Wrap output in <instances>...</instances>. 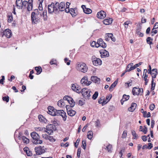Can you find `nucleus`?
Instances as JSON below:
<instances>
[{"label": "nucleus", "mask_w": 158, "mask_h": 158, "mask_svg": "<svg viewBox=\"0 0 158 158\" xmlns=\"http://www.w3.org/2000/svg\"><path fill=\"white\" fill-rule=\"evenodd\" d=\"M30 135L32 139V142L34 144L36 145L42 143V140L40 139V137L36 132L33 131L31 132Z\"/></svg>", "instance_id": "1"}, {"label": "nucleus", "mask_w": 158, "mask_h": 158, "mask_svg": "<svg viewBox=\"0 0 158 158\" xmlns=\"http://www.w3.org/2000/svg\"><path fill=\"white\" fill-rule=\"evenodd\" d=\"M132 93L134 96L136 95L138 96L139 95H142L143 94V89L142 88H140L139 87L138 88L134 87L133 88Z\"/></svg>", "instance_id": "2"}, {"label": "nucleus", "mask_w": 158, "mask_h": 158, "mask_svg": "<svg viewBox=\"0 0 158 158\" xmlns=\"http://www.w3.org/2000/svg\"><path fill=\"white\" fill-rule=\"evenodd\" d=\"M90 92L91 91L90 89L87 90V88H83L81 89V93L82 94L83 97L85 99H89L90 96Z\"/></svg>", "instance_id": "3"}, {"label": "nucleus", "mask_w": 158, "mask_h": 158, "mask_svg": "<svg viewBox=\"0 0 158 158\" xmlns=\"http://www.w3.org/2000/svg\"><path fill=\"white\" fill-rule=\"evenodd\" d=\"M78 69L83 73L86 72L88 70V68L86 64L85 63H80L77 64Z\"/></svg>", "instance_id": "4"}, {"label": "nucleus", "mask_w": 158, "mask_h": 158, "mask_svg": "<svg viewBox=\"0 0 158 158\" xmlns=\"http://www.w3.org/2000/svg\"><path fill=\"white\" fill-rule=\"evenodd\" d=\"M44 146L42 147L40 146L38 147H36L35 148V150L36 152V155H40L45 152V150L43 148Z\"/></svg>", "instance_id": "5"}, {"label": "nucleus", "mask_w": 158, "mask_h": 158, "mask_svg": "<svg viewBox=\"0 0 158 158\" xmlns=\"http://www.w3.org/2000/svg\"><path fill=\"white\" fill-rule=\"evenodd\" d=\"M2 37L4 35L7 38H10L12 36V33L11 31L9 29H6L1 33Z\"/></svg>", "instance_id": "6"}, {"label": "nucleus", "mask_w": 158, "mask_h": 158, "mask_svg": "<svg viewBox=\"0 0 158 158\" xmlns=\"http://www.w3.org/2000/svg\"><path fill=\"white\" fill-rule=\"evenodd\" d=\"M81 83L83 85H89L91 83V81H88V77L87 76H84L81 81Z\"/></svg>", "instance_id": "7"}, {"label": "nucleus", "mask_w": 158, "mask_h": 158, "mask_svg": "<svg viewBox=\"0 0 158 158\" xmlns=\"http://www.w3.org/2000/svg\"><path fill=\"white\" fill-rule=\"evenodd\" d=\"M97 44L98 45L97 47H96L97 48L101 46L103 48H106L107 46L106 44L104 42L102 38H99L98 39Z\"/></svg>", "instance_id": "8"}, {"label": "nucleus", "mask_w": 158, "mask_h": 158, "mask_svg": "<svg viewBox=\"0 0 158 158\" xmlns=\"http://www.w3.org/2000/svg\"><path fill=\"white\" fill-rule=\"evenodd\" d=\"M148 73L151 75L152 79L155 78L158 74L157 69H153L152 70H148Z\"/></svg>", "instance_id": "9"}, {"label": "nucleus", "mask_w": 158, "mask_h": 158, "mask_svg": "<svg viewBox=\"0 0 158 158\" xmlns=\"http://www.w3.org/2000/svg\"><path fill=\"white\" fill-rule=\"evenodd\" d=\"M32 23L33 24H36L40 21V18L38 16L31 15Z\"/></svg>", "instance_id": "10"}, {"label": "nucleus", "mask_w": 158, "mask_h": 158, "mask_svg": "<svg viewBox=\"0 0 158 158\" xmlns=\"http://www.w3.org/2000/svg\"><path fill=\"white\" fill-rule=\"evenodd\" d=\"M99 52L101 54V56L102 58L107 57L109 56L108 52L105 49H102L100 50Z\"/></svg>", "instance_id": "11"}, {"label": "nucleus", "mask_w": 158, "mask_h": 158, "mask_svg": "<svg viewBox=\"0 0 158 158\" xmlns=\"http://www.w3.org/2000/svg\"><path fill=\"white\" fill-rule=\"evenodd\" d=\"M106 16V12L103 11L101 10L98 12L97 14V18L100 19H104Z\"/></svg>", "instance_id": "12"}, {"label": "nucleus", "mask_w": 158, "mask_h": 158, "mask_svg": "<svg viewBox=\"0 0 158 158\" xmlns=\"http://www.w3.org/2000/svg\"><path fill=\"white\" fill-rule=\"evenodd\" d=\"M54 2H52L51 4L48 5V13L52 14L53 12H55V10L54 8Z\"/></svg>", "instance_id": "13"}, {"label": "nucleus", "mask_w": 158, "mask_h": 158, "mask_svg": "<svg viewBox=\"0 0 158 158\" xmlns=\"http://www.w3.org/2000/svg\"><path fill=\"white\" fill-rule=\"evenodd\" d=\"M90 80L91 81L96 84H99L100 83V79L97 76H91Z\"/></svg>", "instance_id": "14"}, {"label": "nucleus", "mask_w": 158, "mask_h": 158, "mask_svg": "<svg viewBox=\"0 0 158 158\" xmlns=\"http://www.w3.org/2000/svg\"><path fill=\"white\" fill-rule=\"evenodd\" d=\"M45 130L44 131V132H47L48 134L50 135L52 133L53 130L51 128V127L50 126V124H48L45 128Z\"/></svg>", "instance_id": "15"}, {"label": "nucleus", "mask_w": 158, "mask_h": 158, "mask_svg": "<svg viewBox=\"0 0 158 158\" xmlns=\"http://www.w3.org/2000/svg\"><path fill=\"white\" fill-rule=\"evenodd\" d=\"M133 63H131L128 64L126 67V72H129L131 71V70L135 69L134 66H133Z\"/></svg>", "instance_id": "16"}, {"label": "nucleus", "mask_w": 158, "mask_h": 158, "mask_svg": "<svg viewBox=\"0 0 158 158\" xmlns=\"http://www.w3.org/2000/svg\"><path fill=\"white\" fill-rule=\"evenodd\" d=\"M112 97V95L111 94H109L108 96H106L105 100H104L102 103V105L104 106L110 100Z\"/></svg>", "instance_id": "17"}, {"label": "nucleus", "mask_w": 158, "mask_h": 158, "mask_svg": "<svg viewBox=\"0 0 158 158\" xmlns=\"http://www.w3.org/2000/svg\"><path fill=\"white\" fill-rule=\"evenodd\" d=\"M48 113L52 116L56 109H55L53 106H50L48 107Z\"/></svg>", "instance_id": "18"}, {"label": "nucleus", "mask_w": 158, "mask_h": 158, "mask_svg": "<svg viewBox=\"0 0 158 158\" xmlns=\"http://www.w3.org/2000/svg\"><path fill=\"white\" fill-rule=\"evenodd\" d=\"M65 6V2H62L59 3V12L60 11H64Z\"/></svg>", "instance_id": "19"}, {"label": "nucleus", "mask_w": 158, "mask_h": 158, "mask_svg": "<svg viewBox=\"0 0 158 158\" xmlns=\"http://www.w3.org/2000/svg\"><path fill=\"white\" fill-rule=\"evenodd\" d=\"M77 8H70V13L73 17H75L77 15Z\"/></svg>", "instance_id": "20"}, {"label": "nucleus", "mask_w": 158, "mask_h": 158, "mask_svg": "<svg viewBox=\"0 0 158 158\" xmlns=\"http://www.w3.org/2000/svg\"><path fill=\"white\" fill-rule=\"evenodd\" d=\"M54 6L55 13L56 14L59 13V3L58 2L55 1V3H54Z\"/></svg>", "instance_id": "21"}, {"label": "nucleus", "mask_w": 158, "mask_h": 158, "mask_svg": "<svg viewBox=\"0 0 158 158\" xmlns=\"http://www.w3.org/2000/svg\"><path fill=\"white\" fill-rule=\"evenodd\" d=\"M113 21V19L112 18H108L104 19L103 20V23L106 25L111 24Z\"/></svg>", "instance_id": "22"}, {"label": "nucleus", "mask_w": 158, "mask_h": 158, "mask_svg": "<svg viewBox=\"0 0 158 158\" xmlns=\"http://www.w3.org/2000/svg\"><path fill=\"white\" fill-rule=\"evenodd\" d=\"M23 2L22 0H16L15 2V6L18 7V9H22V3Z\"/></svg>", "instance_id": "23"}, {"label": "nucleus", "mask_w": 158, "mask_h": 158, "mask_svg": "<svg viewBox=\"0 0 158 158\" xmlns=\"http://www.w3.org/2000/svg\"><path fill=\"white\" fill-rule=\"evenodd\" d=\"M136 106L137 104L136 103L132 102L131 104V106L128 108V110L129 111L133 112L135 110Z\"/></svg>", "instance_id": "24"}, {"label": "nucleus", "mask_w": 158, "mask_h": 158, "mask_svg": "<svg viewBox=\"0 0 158 158\" xmlns=\"http://www.w3.org/2000/svg\"><path fill=\"white\" fill-rule=\"evenodd\" d=\"M118 81V79H117L110 86L109 88V90L110 92H112L113 90V89L115 87L117 84Z\"/></svg>", "instance_id": "25"}, {"label": "nucleus", "mask_w": 158, "mask_h": 158, "mask_svg": "<svg viewBox=\"0 0 158 158\" xmlns=\"http://www.w3.org/2000/svg\"><path fill=\"white\" fill-rule=\"evenodd\" d=\"M38 118L39 121L41 122H44L45 123H46V122H47V120L41 114H40L38 115Z\"/></svg>", "instance_id": "26"}, {"label": "nucleus", "mask_w": 158, "mask_h": 158, "mask_svg": "<svg viewBox=\"0 0 158 158\" xmlns=\"http://www.w3.org/2000/svg\"><path fill=\"white\" fill-rule=\"evenodd\" d=\"M93 64L95 66L101 65L102 64V61L100 58H98L94 62H93Z\"/></svg>", "instance_id": "27"}, {"label": "nucleus", "mask_w": 158, "mask_h": 158, "mask_svg": "<svg viewBox=\"0 0 158 158\" xmlns=\"http://www.w3.org/2000/svg\"><path fill=\"white\" fill-rule=\"evenodd\" d=\"M67 112L68 115L71 117H72L74 116L76 113V112L75 110L72 109L69 110V111H67Z\"/></svg>", "instance_id": "28"}, {"label": "nucleus", "mask_w": 158, "mask_h": 158, "mask_svg": "<svg viewBox=\"0 0 158 158\" xmlns=\"http://www.w3.org/2000/svg\"><path fill=\"white\" fill-rule=\"evenodd\" d=\"M35 70L37 72L36 74H40L42 72V69L40 66L35 67Z\"/></svg>", "instance_id": "29"}, {"label": "nucleus", "mask_w": 158, "mask_h": 158, "mask_svg": "<svg viewBox=\"0 0 158 158\" xmlns=\"http://www.w3.org/2000/svg\"><path fill=\"white\" fill-rule=\"evenodd\" d=\"M61 111L64 112L63 110H57L56 109H55V112L53 113V116H58L60 115V113Z\"/></svg>", "instance_id": "30"}, {"label": "nucleus", "mask_w": 158, "mask_h": 158, "mask_svg": "<svg viewBox=\"0 0 158 158\" xmlns=\"http://www.w3.org/2000/svg\"><path fill=\"white\" fill-rule=\"evenodd\" d=\"M21 139L23 140V142L24 143L27 144L29 142V139L25 136H22L21 137Z\"/></svg>", "instance_id": "31"}, {"label": "nucleus", "mask_w": 158, "mask_h": 158, "mask_svg": "<svg viewBox=\"0 0 158 158\" xmlns=\"http://www.w3.org/2000/svg\"><path fill=\"white\" fill-rule=\"evenodd\" d=\"M106 34H107V37H109L112 41L113 42H115L116 41V39L114 37H113V35L112 33H107Z\"/></svg>", "instance_id": "32"}, {"label": "nucleus", "mask_w": 158, "mask_h": 158, "mask_svg": "<svg viewBox=\"0 0 158 158\" xmlns=\"http://www.w3.org/2000/svg\"><path fill=\"white\" fill-rule=\"evenodd\" d=\"M62 117L63 120L65 121L66 120L67 116L66 113L64 111V112L61 111L60 115Z\"/></svg>", "instance_id": "33"}, {"label": "nucleus", "mask_w": 158, "mask_h": 158, "mask_svg": "<svg viewBox=\"0 0 158 158\" xmlns=\"http://www.w3.org/2000/svg\"><path fill=\"white\" fill-rule=\"evenodd\" d=\"M153 40V39L150 37H148L146 39L147 43L148 44H149L150 45V48H151V45L153 44L152 41Z\"/></svg>", "instance_id": "34"}, {"label": "nucleus", "mask_w": 158, "mask_h": 158, "mask_svg": "<svg viewBox=\"0 0 158 158\" xmlns=\"http://www.w3.org/2000/svg\"><path fill=\"white\" fill-rule=\"evenodd\" d=\"M67 97H68L70 98V99H71V100H70V106L71 107H73L75 105V102L74 101L73 99L70 96H67Z\"/></svg>", "instance_id": "35"}, {"label": "nucleus", "mask_w": 158, "mask_h": 158, "mask_svg": "<svg viewBox=\"0 0 158 158\" xmlns=\"http://www.w3.org/2000/svg\"><path fill=\"white\" fill-rule=\"evenodd\" d=\"M7 17L8 18V22L9 23H10L13 20V17L12 14L11 13H10V15H7Z\"/></svg>", "instance_id": "36"}, {"label": "nucleus", "mask_w": 158, "mask_h": 158, "mask_svg": "<svg viewBox=\"0 0 158 158\" xmlns=\"http://www.w3.org/2000/svg\"><path fill=\"white\" fill-rule=\"evenodd\" d=\"M137 27H136L135 31H141L142 29V24L140 23H139L137 25Z\"/></svg>", "instance_id": "37"}, {"label": "nucleus", "mask_w": 158, "mask_h": 158, "mask_svg": "<svg viewBox=\"0 0 158 158\" xmlns=\"http://www.w3.org/2000/svg\"><path fill=\"white\" fill-rule=\"evenodd\" d=\"M131 134L133 136V137L132 138L133 139H138V137L137 135L136 134L135 132V131H131Z\"/></svg>", "instance_id": "38"}, {"label": "nucleus", "mask_w": 158, "mask_h": 158, "mask_svg": "<svg viewBox=\"0 0 158 158\" xmlns=\"http://www.w3.org/2000/svg\"><path fill=\"white\" fill-rule=\"evenodd\" d=\"M156 85V83L154 82V79H152L151 84V90H153L155 88Z\"/></svg>", "instance_id": "39"}, {"label": "nucleus", "mask_w": 158, "mask_h": 158, "mask_svg": "<svg viewBox=\"0 0 158 158\" xmlns=\"http://www.w3.org/2000/svg\"><path fill=\"white\" fill-rule=\"evenodd\" d=\"M93 133L92 131H89L87 134V137L88 139H91L92 138Z\"/></svg>", "instance_id": "40"}, {"label": "nucleus", "mask_w": 158, "mask_h": 158, "mask_svg": "<svg viewBox=\"0 0 158 158\" xmlns=\"http://www.w3.org/2000/svg\"><path fill=\"white\" fill-rule=\"evenodd\" d=\"M57 61L56 59H52L50 62V64L51 65L55 64L56 66L57 64Z\"/></svg>", "instance_id": "41"}, {"label": "nucleus", "mask_w": 158, "mask_h": 158, "mask_svg": "<svg viewBox=\"0 0 158 158\" xmlns=\"http://www.w3.org/2000/svg\"><path fill=\"white\" fill-rule=\"evenodd\" d=\"M92 10L88 8H86L83 11L84 13L87 14L91 13H92Z\"/></svg>", "instance_id": "42"}, {"label": "nucleus", "mask_w": 158, "mask_h": 158, "mask_svg": "<svg viewBox=\"0 0 158 158\" xmlns=\"http://www.w3.org/2000/svg\"><path fill=\"white\" fill-rule=\"evenodd\" d=\"M76 84V83H75V84H72L71 86L72 90L75 92H76V90H77V85Z\"/></svg>", "instance_id": "43"}, {"label": "nucleus", "mask_w": 158, "mask_h": 158, "mask_svg": "<svg viewBox=\"0 0 158 158\" xmlns=\"http://www.w3.org/2000/svg\"><path fill=\"white\" fill-rule=\"evenodd\" d=\"M98 92L97 91H95L94 94L92 96V99L93 100H95L98 97Z\"/></svg>", "instance_id": "44"}, {"label": "nucleus", "mask_w": 158, "mask_h": 158, "mask_svg": "<svg viewBox=\"0 0 158 158\" xmlns=\"http://www.w3.org/2000/svg\"><path fill=\"white\" fill-rule=\"evenodd\" d=\"M90 46L93 47H97L98 45L97 44V42H96V41H93L90 44Z\"/></svg>", "instance_id": "45"}, {"label": "nucleus", "mask_w": 158, "mask_h": 158, "mask_svg": "<svg viewBox=\"0 0 158 158\" xmlns=\"http://www.w3.org/2000/svg\"><path fill=\"white\" fill-rule=\"evenodd\" d=\"M112 148V146L111 145L109 144L108 146L106 147V149L108 150V152H111V149Z\"/></svg>", "instance_id": "46"}, {"label": "nucleus", "mask_w": 158, "mask_h": 158, "mask_svg": "<svg viewBox=\"0 0 158 158\" xmlns=\"http://www.w3.org/2000/svg\"><path fill=\"white\" fill-rule=\"evenodd\" d=\"M140 131H142L144 133V134H146L147 132V128L146 126L144 125L143 126V129L142 130H139Z\"/></svg>", "instance_id": "47"}, {"label": "nucleus", "mask_w": 158, "mask_h": 158, "mask_svg": "<svg viewBox=\"0 0 158 158\" xmlns=\"http://www.w3.org/2000/svg\"><path fill=\"white\" fill-rule=\"evenodd\" d=\"M76 84L77 85V90H76V92L78 94L81 93V90H80L81 89V86L78 85L77 84Z\"/></svg>", "instance_id": "48"}, {"label": "nucleus", "mask_w": 158, "mask_h": 158, "mask_svg": "<svg viewBox=\"0 0 158 158\" xmlns=\"http://www.w3.org/2000/svg\"><path fill=\"white\" fill-rule=\"evenodd\" d=\"M130 98V96L129 95H126L125 94H124L123 96V99L124 101H127Z\"/></svg>", "instance_id": "49"}, {"label": "nucleus", "mask_w": 158, "mask_h": 158, "mask_svg": "<svg viewBox=\"0 0 158 158\" xmlns=\"http://www.w3.org/2000/svg\"><path fill=\"white\" fill-rule=\"evenodd\" d=\"M67 96H68V95H65V96H64V97H63V100H66L68 101V103L70 104V100H71L70 99V98H69L68 97H67Z\"/></svg>", "instance_id": "50"}, {"label": "nucleus", "mask_w": 158, "mask_h": 158, "mask_svg": "<svg viewBox=\"0 0 158 158\" xmlns=\"http://www.w3.org/2000/svg\"><path fill=\"white\" fill-rule=\"evenodd\" d=\"M47 6H45V7L44 9V10L42 14H40V15L41 16L42 15H47Z\"/></svg>", "instance_id": "51"}, {"label": "nucleus", "mask_w": 158, "mask_h": 158, "mask_svg": "<svg viewBox=\"0 0 158 158\" xmlns=\"http://www.w3.org/2000/svg\"><path fill=\"white\" fill-rule=\"evenodd\" d=\"M82 145L81 147L83 148L84 150L86 149V141L85 140H83L82 141Z\"/></svg>", "instance_id": "52"}, {"label": "nucleus", "mask_w": 158, "mask_h": 158, "mask_svg": "<svg viewBox=\"0 0 158 158\" xmlns=\"http://www.w3.org/2000/svg\"><path fill=\"white\" fill-rule=\"evenodd\" d=\"M127 130H124L122 135V138L123 139L125 138L127 135Z\"/></svg>", "instance_id": "53"}, {"label": "nucleus", "mask_w": 158, "mask_h": 158, "mask_svg": "<svg viewBox=\"0 0 158 158\" xmlns=\"http://www.w3.org/2000/svg\"><path fill=\"white\" fill-rule=\"evenodd\" d=\"M33 5L30 6V5H27V8L28 11H30L32 10Z\"/></svg>", "instance_id": "54"}, {"label": "nucleus", "mask_w": 158, "mask_h": 158, "mask_svg": "<svg viewBox=\"0 0 158 158\" xmlns=\"http://www.w3.org/2000/svg\"><path fill=\"white\" fill-rule=\"evenodd\" d=\"M22 8H23V6L24 7V8H27L26 6L27 5V1H24L22 3Z\"/></svg>", "instance_id": "55"}, {"label": "nucleus", "mask_w": 158, "mask_h": 158, "mask_svg": "<svg viewBox=\"0 0 158 158\" xmlns=\"http://www.w3.org/2000/svg\"><path fill=\"white\" fill-rule=\"evenodd\" d=\"M2 100L3 101H6V102H8L9 101V97L8 96L3 97Z\"/></svg>", "instance_id": "56"}, {"label": "nucleus", "mask_w": 158, "mask_h": 158, "mask_svg": "<svg viewBox=\"0 0 158 158\" xmlns=\"http://www.w3.org/2000/svg\"><path fill=\"white\" fill-rule=\"evenodd\" d=\"M48 140L51 142H54L56 141V139L52 136H49Z\"/></svg>", "instance_id": "57"}, {"label": "nucleus", "mask_w": 158, "mask_h": 158, "mask_svg": "<svg viewBox=\"0 0 158 158\" xmlns=\"http://www.w3.org/2000/svg\"><path fill=\"white\" fill-rule=\"evenodd\" d=\"M64 102L63 99L59 100L57 102V105L60 107H61L62 105V103Z\"/></svg>", "instance_id": "58"}, {"label": "nucleus", "mask_w": 158, "mask_h": 158, "mask_svg": "<svg viewBox=\"0 0 158 158\" xmlns=\"http://www.w3.org/2000/svg\"><path fill=\"white\" fill-rule=\"evenodd\" d=\"M51 122L53 125H56V126H59L60 125V123H58V121H56L55 120H51Z\"/></svg>", "instance_id": "59"}, {"label": "nucleus", "mask_w": 158, "mask_h": 158, "mask_svg": "<svg viewBox=\"0 0 158 158\" xmlns=\"http://www.w3.org/2000/svg\"><path fill=\"white\" fill-rule=\"evenodd\" d=\"M64 62L66 64L69 65L70 64V60H69L67 58H65L64 59Z\"/></svg>", "instance_id": "60"}, {"label": "nucleus", "mask_w": 158, "mask_h": 158, "mask_svg": "<svg viewBox=\"0 0 158 158\" xmlns=\"http://www.w3.org/2000/svg\"><path fill=\"white\" fill-rule=\"evenodd\" d=\"M81 148H78L77 150V155L78 158H79L80 156V153L81 152Z\"/></svg>", "instance_id": "61"}, {"label": "nucleus", "mask_w": 158, "mask_h": 158, "mask_svg": "<svg viewBox=\"0 0 158 158\" xmlns=\"http://www.w3.org/2000/svg\"><path fill=\"white\" fill-rule=\"evenodd\" d=\"M56 125H53L52 124H50V126L51 127L53 131H56L57 130L56 127Z\"/></svg>", "instance_id": "62"}, {"label": "nucleus", "mask_w": 158, "mask_h": 158, "mask_svg": "<svg viewBox=\"0 0 158 158\" xmlns=\"http://www.w3.org/2000/svg\"><path fill=\"white\" fill-rule=\"evenodd\" d=\"M155 105L153 103L151 104L149 106V109L151 110H153L155 107Z\"/></svg>", "instance_id": "63"}, {"label": "nucleus", "mask_w": 158, "mask_h": 158, "mask_svg": "<svg viewBox=\"0 0 158 158\" xmlns=\"http://www.w3.org/2000/svg\"><path fill=\"white\" fill-rule=\"evenodd\" d=\"M85 103L84 102L82 101L81 100H79L78 104V105L80 106H82L85 104Z\"/></svg>", "instance_id": "64"}]
</instances>
